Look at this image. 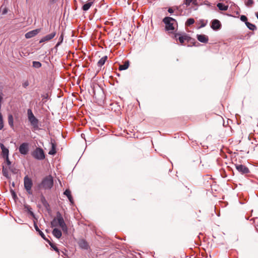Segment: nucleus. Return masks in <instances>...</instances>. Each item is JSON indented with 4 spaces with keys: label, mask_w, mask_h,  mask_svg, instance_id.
Instances as JSON below:
<instances>
[{
    "label": "nucleus",
    "mask_w": 258,
    "mask_h": 258,
    "mask_svg": "<svg viewBox=\"0 0 258 258\" xmlns=\"http://www.w3.org/2000/svg\"><path fill=\"white\" fill-rule=\"evenodd\" d=\"M52 233L53 235L57 239H59L62 236L61 230L57 228H54L53 229Z\"/></svg>",
    "instance_id": "obj_20"
},
{
    "label": "nucleus",
    "mask_w": 258,
    "mask_h": 258,
    "mask_svg": "<svg viewBox=\"0 0 258 258\" xmlns=\"http://www.w3.org/2000/svg\"><path fill=\"white\" fill-rule=\"evenodd\" d=\"M10 192H11L12 197L14 200H15L16 199L18 198L16 192L13 189H10Z\"/></svg>",
    "instance_id": "obj_44"
},
{
    "label": "nucleus",
    "mask_w": 258,
    "mask_h": 258,
    "mask_svg": "<svg viewBox=\"0 0 258 258\" xmlns=\"http://www.w3.org/2000/svg\"><path fill=\"white\" fill-rule=\"evenodd\" d=\"M18 149L20 154L26 156L29 153L30 151L29 144L27 142H23L20 144Z\"/></svg>",
    "instance_id": "obj_8"
},
{
    "label": "nucleus",
    "mask_w": 258,
    "mask_h": 258,
    "mask_svg": "<svg viewBox=\"0 0 258 258\" xmlns=\"http://www.w3.org/2000/svg\"><path fill=\"white\" fill-rule=\"evenodd\" d=\"M93 4V2L89 1L88 2L86 3L84 5H83L82 9L84 11H87L88 10H89V9L90 8V7L92 6Z\"/></svg>",
    "instance_id": "obj_25"
},
{
    "label": "nucleus",
    "mask_w": 258,
    "mask_h": 258,
    "mask_svg": "<svg viewBox=\"0 0 258 258\" xmlns=\"http://www.w3.org/2000/svg\"><path fill=\"white\" fill-rule=\"evenodd\" d=\"M59 227L61 228L62 230L64 233H67L68 232V227H67V226L66 223H63L61 226H59Z\"/></svg>",
    "instance_id": "obj_41"
},
{
    "label": "nucleus",
    "mask_w": 258,
    "mask_h": 258,
    "mask_svg": "<svg viewBox=\"0 0 258 258\" xmlns=\"http://www.w3.org/2000/svg\"><path fill=\"white\" fill-rule=\"evenodd\" d=\"M63 41V33H62L58 38V40L56 43V46L60 45Z\"/></svg>",
    "instance_id": "obj_38"
},
{
    "label": "nucleus",
    "mask_w": 258,
    "mask_h": 258,
    "mask_svg": "<svg viewBox=\"0 0 258 258\" xmlns=\"http://www.w3.org/2000/svg\"><path fill=\"white\" fill-rule=\"evenodd\" d=\"M81 136L82 138L85 137V135L84 134H82Z\"/></svg>",
    "instance_id": "obj_55"
},
{
    "label": "nucleus",
    "mask_w": 258,
    "mask_h": 258,
    "mask_svg": "<svg viewBox=\"0 0 258 258\" xmlns=\"http://www.w3.org/2000/svg\"><path fill=\"white\" fill-rule=\"evenodd\" d=\"M56 35L55 32H53L43 37L39 41V43H43L50 40L54 37Z\"/></svg>",
    "instance_id": "obj_17"
},
{
    "label": "nucleus",
    "mask_w": 258,
    "mask_h": 258,
    "mask_svg": "<svg viewBox=\"0 0 258 258\" xmlns=\"http://www.w3.org/2000/svg\"><path fill=\"white\" fill-rule=\"evenodd\" d=\"M91 88H92V89H91L92 93L91 92H89V93L90 94H91L92 95L94 96L95 95V86H91Z\"/></svg>",
    "instance_id": "obj_47"
},
{
    "label": "nucleus",
    "mask_w": 258,
    "mask_h": 258,
    "mask_svg": "<svg viewBox=\"0 0 258 258\" xmlns=\"http://www.w3.org/2000/svg\"><path fill=\"white\" fill-rule=\"evenodd\" d=\"M40 28H38L30 31L25 34V37L26 39L31 38L37 35L40 32Z\"/></svg>",
    "instance_id": "obj_12"
},
{
    "label": "nucleus",
    "mask_w": 258,
    "mask_h": 258,
    "mask_svg": "<svg viewBox=\"0 0 258 258\" xmlns=\"http://www.w3.org/2000/svg\"><path fill=\"white\" fill-rule=\"evenodd\" d=\"M217 7L219 10L222 11H226L228 9V6L225 5L222 3H218L217 4Z\"/></svg>",
    "instance_id": "obj_24"
},
{
    "label": "nucleus",
    "mask_w": 258,
    "mask_h": 258,
    "mask_svg": "<svg viewBox=\"0 0 258 258\" xmlns=\"http://www.w3.org/2000/svg\"><path fill=\"white\" fill-rule=\"evenodd\" d=\"M64 223L65 222L61 213L59 211H57L56 214V217L53 218L50 223L51 227L59 226Z\"/></svg>",
    "instance_id": "obj_6"
},
{
    "label": "nucleus",
    "mask_w": 258,
    "mask_h": 258,
    "mask_svg": "<svg viewBox=\"0 0 258 258\" xmlns=\"http://www.w3.org/2000/svg\"><path fill=\"white\" fill-rule=\"evenodd\" d=\"M221 176L223 178H225L227 176V174L225 171H224L223 173H221Z\"/></svg>",
    "instance_id": "obj_50"
},
{
    "label": "nucleus",
    "mask_w": 258,
    "mask_h": 258,
    "mask_svg": "<svg viewBox=\"0 0 258 258\" xmlns=\"http://www.w3.org/2000/svg\"><path fill=\"white\" fill-rule=\"evenodd\" d=\"M226 15L227 16H230V17H233L231 14H226Z\"/></svg>",
    "instance_id": "obj_53"
},
{
    "label": "nucleus",
    "mask_w": 258,
    "mask_h": 258,
    "mask_svg": "<svg viewBox=\"0 0 258 258\" xmlns=\"http://www.w3.org/2000/svg\"><path fill=\"white\" fill-rule=\"evenodd\" d=\"M172 38L176 41H178L181 44H183L185 41H186L188 42L192 43L193 45L194 46H196V43L200 44L195 39L190 37L185 32H176L173 34Z\"/></svg>",
    "instance_id": "obj_2"
},
{
    "label": "nucleus",
    "mask_w": 258,
    "mask_h": 258,
    "mask_svg": "<svg viewBox=\"0 0 258 258\" xmlns=\"http://www.w3.org/2000/svg\"><path fill=\"white\" fill-rule=\"evenodd\" d=\"M11 185H12V186H13L14 187L15 186V183H14V182H13L12 183Z\"/></svg>",
    "instance_id": "obj_52"
},
{
    "label": "nucleus",
    "mask_w": 258,
    "mask_h": 258,
    "mask_svg": "<svg viewBox=\"0 0 258 258\" xmlns=\"http://www.w3.org/2000/svg\"><path fill=\"white\" fill-rule=\"evenodd\" d=\"M245 5L247 7H251L253 4L254 1L253 0H244Z\"/></svg>",
    "instance_id": "obj_40"
},
{
    "label": "nucleus",
    "mask_w": 258,
    "mask_h": 258,
    "mask_svg": "<svg viewBox=\"0 0 258 258\" xmlns=\"http://www.w3.org/2000/svg\"><path fill=\"white\" fill-rule=\"evenodd\" d=\"M51 148L49 151L48 154L50 155H54L56 153V145L55 142H51Z\"/></svg>",
    "instance_id": "obj_21"
},
{
    "label": "nucleus",
    "mask_w": 258,
    "mask_h": 258,
    "mask_svg": "<svg viewBox=\"0 0 258 258\" xmlns=\"http://www.w3.org/2000/svg\"><path fill=\"white\" fill-rule=\"evenodd\" d=\"M27 118L28 121L34 130H37L39 128V120L34 115L31 109H27Z\"/></svg>",
    "instance_id": "obj_4"
},
{
    "label": "nucleus",
    "mask_w": 258,
    "mask_h": 258,
    "mask_svg": "<svg viewBox=\"0 0 258 258\" xmlns=\"http://www.w3.org/2000/svg\"><path fill=\"white\" fill-rule=\"evenodd\" d=\"M63 194L68 198L69 202H70V204L71 205H74V201L72 195L71 191L69 189H66L63 192Z\"/></svg>",
    "instance_id": "obj_18"
},
{
    "label": "nucleus",
    "mask_w": 258,
    "mask_h": 258,
    "mask_svg": "<svg viewBox=\"0 0 258 258\" xmlns=\"http://www.w3.org/2000/svg\"><path fill=\"white\" fill-rule=\"evenodd\" d=\"M58 47V46H56V45H55V46H54V48H55L56 50H57V47Z\"/></svg>",
    "instance_id": "obj_56"
},
{
    "label": "nucleus",
    "mask_w": 258,
    "mask_h": 258,
    "mask_svg": "<svg viewBox=\"0 0 258 258\" xmlns=\"http://www.w3.org/2000/svg\"><path fill=\"white\" fill-rule=\"evenodd\" d=\"M0 148L2 150V152H1V155L2 156V157L4 158L5 157H9V149L8 148H7L6 147H5V145H4V144H3V143H0Z\"/></svg>",
    "instance_id": "obj_16"
},
{
    "label": "nucleus",
    "mask_w": 258,
    "mask_h": 258,
    "mask_svg": "<svg viewBox=\"0 0 258 258\" xmlns=\"http://www.w3.org/2000/svg\"><path fill=\"white\" fill-rule=\"evenodd\" d=\"M195 20L192 18H189L187 19L185 22V25L187 26H190L191 25L194 24L195 23Z\"/></svg>",
    "instance_id": "obj_35"
},
{
    "label": "nucleus",
    "mask_w": 258,
    "mask_h": 258,
    "mask_svg": "<svg viewBox=\"0 0 258 258\" xmlns=\"http://www.w3.org/2000/svg\"><path fill=\"white\" fill-rule=\"evenodd\" d=\"M46 242H47L49 244L52 242L50 241L46 237L45 235H44V237L42 238Z\"/></svg>",
    "instance_id": "obj_48"
},
{
    "label": "nucleus",
    "mask_w": 258,
    "mask_h": 258,
    "mask_svg": "<svg viewBox=\"0 0 258 258\" xmlns=\"http://www.w3.org/2000/svg\"><path fill=\"white\" fill-rule=\"evenodd\" d=\"M5 160V162L8 166V167L10 166L12 164V162L10 160L9 157L4 158Z\"/></svg>",
    "instance_id": "obj_43"
},
{
    "label": "nucleus",
    "mask_w": 258,
    "mask_h": 258,
    "mask_svg": "<svg viewBox=\"0 0 258 258\" xmlns=\"http://www.w3.org/2000/svg\"><path fill=\"white\" fill-rule=\"evenodd\" d=\"M9 11H10L8 7L5 6L4 4H2L0 7V12L1 13V15L3 16V15H6Z\"/></svg>",
    "instance_id": "obj_23"
},
{
    "label": "nucleus",
    "mask_w": 258,
    "mask_h": 258,
    "mask_svg": "<svg viewBox=\"0 0 258 258\" xmlns=\"http://www.w3.org/2000/svg\"><path fill=\"white\" fill-rule=\"evenodd\" d=\"M107 56L106 55L104 56L101 58H100L97 62V66L98 67L101 68L104 63H105L106 60L107 59Z\"/></svg>",
    "instance_id": "obj_26"
},
{
    "label": "nucleus",
    "mask_w": 258,
    "mask_h": 258,
    "mask_svg": "<svg viewBox=\"0 0 258 258\" xmlns=\"http://www.w3.org/2000/svg\"><path fill=\"white\" fill-rule=\"evenodd\" d=\"M78 243L79 247L82 249L88 250L90 248L88 242L84 239H80Z\"/></svg>",
    "instance_id": "obj_15"
},
{
    "label": "nucleus",
    "mask_w": 258,
    "mask_h": 258,
    "mask_svg": "<svg viewBox=\"0 0 258 258\" xmlns=\"http://www.w3.org/2000/svg\"><path fill=\"white\" fill-rule=\"evenodd\" d=\"M4 127V120L3 114L0 112V131L2 130Z\"/></svg>",
    "instance_id": "obj_37"
},
{
    "label": "nucleus",
    "mask_w": 258,
    "mask_h": 258,
    "mask_svg": "<svg viewBox=\"0 0 258 258\" xmlns=\"http://www.w3.org/2000/svg\"><path fill=\"white\" fill-rule=\"evenodd\" d=\"M29 85V83L28 80L25 81L22 83V86L24 88H26Z\"/></svg>",
    "instance_id": "obj_46"
},
{
    "label": "nucleus",
    "mask_w": 258,
    "mask_h": 258,
    "mask_svg": "<svg viewBox=\"0 0 258 258\" xmlns=\"http://www.w3.org/2000/svg\"><path fill=\"white\" fill-rule=\"evenodd\" d=\"M240 19L242 22H244L245 24H246V22H248L247 18L245 15H240Z\"/></svg>",
    "instance_id": "obj_42"
},
{
    "label": "nucleus",
    "mask_w": 258,
    "mask_h": 258,
    "mask_svg": "<svg viewBox=\"0 0 258 258\" xmlns=\"http://www.w3.org/2000/svg\"><path fill=\"white\" fill-rule=\"evenodd\" d=\"M34 228L36 230V231L38 232V234L42 238H44L45 234L43 233V232L41 230H40L39 229V228L35 221H34Z\"/></svg>",
    "instance_id": "obj_28"
},
{
    "label": "nucleus",
    "mask_w": 258,
    "mask_h": 258,
    "mask_svg": "<svg viewBox=\"0 0 258 258\" xmlns=\"http://www.w3.org/2000/svg\"><path fill=\"white\" fill-rule=\"evenodd\" d=\"M25 210L27 212L28 214L32 216L33 218H35V215L34 212L32 211V209L31 207L29 205H25Z\"/></svg>",
    "instance_id": "obj_29"
},
{
    "label": "nucleus",
    "mask_w": 258,
    "mask_h": 258,
    "mask_svg": "<svg viewBox=\"0 0 258 258\" xmlns=\"http://www.w3.org/2000/svg\"><path fill=\"white\" fill-rule=\"evenodd\" d=\"M235 168L239 173L241 174H246L250 172L247 167L242 164H235Z\"/></svg>",
    "instance_id": "obj_10"
},
{
    "label": "nucleus",
    "mask_w": 258,
    "mask_h": 258,
    "mask_svg": "<svg viewBox=\"0 0 258 258\" xmlns=\"http://www.w3.org/2000/svg\"><path fill=\"white\" fill-rule=\"evenodd\" d=\"M40 200L45 209L49 212L50 211V208L49 203L46 200L44 196L41 194L40 196Z\"/></svg>",
    "instance_id": "obj_14"
},
{
    "label": "nucleus",
    "mask_w": 258,
    "mask_h": 258,
    "mask_svg": "<svg viewBox=\"0 0 258 258\" xmlns=\"http://www.w3.org/2000/svg\"><path fill=\"white\" fill-rule=\"evenodd\" d=\"M181 6H175V8L176 10L175 15L176 16H182L185 14V13H183V10L181 9Z\"/></svg>",
    "instance_id": "obj_30"
},
{
    "label": "nucleus",
    "mask_w": 258,
    "mask_h": 258,
    "mask_svg": "<svg viewBox=\"0 0 258 258\" xmlns=\"http://www.w3.org/2000/svg\"><path fill=\"white\" fill-rule=\"evenodd\" d=\"M54 185L53 177L51 175H48L43 177L41 181L37 185V188H43L45 190L51 189Z\"/></svg>",
    "instance_id": "obj_3"
},
{
    "label": "nucleus",
    "mask_w": 258,
    "mask_h": 258,
    "mask_svg": "<svg viewBox=\"0 0 258 258\" xmlns=\"http://www.w3.org/2000/svg\"><path fill=\"white\" fill-rule=\"evenodd\" d=\"M176 9L175 8V6L174 7H169L168 8V12L171 14H173L174 11H175Z\"/></svg>",
    "instance_id": "obj_45"
},
{
    "label": "nucleus",
    "mask_w": 258,
    "mask_h": 258,
    "mask_svg": "<svg viewBox=\"0 0 258 258\" xmlns=\"http://www.w3.org/2000/svg\"><path fill=\"white\" fill-rule=\"evenodd\" d=\"M49 245L50 246V247L52 250H54L55 252H56L58 255H59V249L56 246L55 244L53 243V242H51L49 243Z\"/></svg>",
    "instance_id": "obj_34"
},
{
    "label": "nucleus",
    "mask_w": 258,
    "mask_h": 258,
    "mask_svg": "<svg viewBox=\"0 0 258 258\" xmlns=\"http://www.w3.org/2000/svg\"><path fill=\"white\" fill-rule=\"evenodd\" d=\"M162 22L165 24V31L168 33L174 34L175 33L178 27V24L176 20L170 17H165Z\"/></svg>",
    "instance_id": "obj_1"
},
{
    "label": "nucleus",
    "mask_w": 258,
    "mask_h": 258,
    "mask_svg": "<svg viewBox=\"0 0 258 258\" xmlns=\"http://www.w3.org/2000/svg\"><path fill=\"white\" fill-rule=\"evenodd\" d=\"M89 1H92V2H93V3H94V1H95V0H89Z\"/></svg>",
    "instance_id": "obj_57"
},
{
    "label": "nucleus",
    "mask_w": 258,
    "mask_h": 258,
    "mask_svg": "<svg viewBox=\"0 0 258 258\" xmlns=\"http://www.w3.org/2000/svg\"><path fill=\"white\" fill-rule=\"evenodd\" d=\"M130 66V61L128 60H125L123 64H120L118 68L119 71H123L128 69Z\"/></svg>",
    "instance_id": "obj_22"
},
{
    "label": "nucleus",
    "mask_w": 258,
    "mask_h": 258,
    "mask_svg": "<svg viewBox=\"0 0 258 258\" xmlns=\"http://www.w3.org/2000/svg\"><path fill=\"white\" fill-rule=\"evenodd\" d=\"M210 25V27L215 31L220 30L222 28V24L221 22L216 19L211 20Z\"/></svg>",
    "instance_id": "obj_9"
},
{
    "label": "nucleus",
    "mask_w": 258,
    "mask_h": 258,
    "mask_svg": "<svg viewBox=\"0 0 258 258\" xmlns=\"http://www.w3.org/2000/svg\"><path fill=\"white\" fill-rule=\"evenodd\" d=\"M14 119H15L16 120L18 119V116H15V118L14 117L13 115L11 113H9L8 114V124L10 126V128L14 130H15V125H14Z\"/></svg>",
    "instance_id": "obj_11"
},
{
    "label": "nucleus",
    "mask_w": 258,
    "mask_h": 258,
    "mask_svg": "<svg viewBox=\"0 0 258 258\" xmlns=\"http://www.w3.org/2000/svg\"><path fill=\"white\" fill-rule=\"evenodd\" d=\"M191 3L195 4L196 3V0H184L183 4L185 5L186 6H188Z\"/></svg>",
    "instance_id": "obj_39"
},
{
    "label": "nucleus",
    "mask_w": 258,
    "mask_h": 258,
    "mask_svg": "<svg viewBox=\"0 0 258 258\" xmlns=\"http://www.w3.org/2000/svg\"><path fill=\"white\" fill-rule=\"evenodd\" d=\"M245 25L250 30L255 31L257 29L256 26L254 24H252L248 21L246 22Z\"/></svg>",
    "instance_id": "obj_31"
},
{
    "label": "nucleus",
    "mask_w": 258,
    "mask_h": 258,
    "mask_svg": "<svg viewBox=\"0 0 258 258\" xmlns=\"http://www.w3.org/2000/svg\"><path fill=\"white\" fill-rule=\"evenodd\" d=\"M2 174L4 176L7 178L8 179H11V176L9 175L8 171L7 168H5L4 165H3L2 168Z\"/></svg>",
    "instance_id": "obj_27"
},
{
    "label": "nucleus",
    "mask_w": 258,
    "mask_h": 258,
    "mask_svg": "<svg viewBox=\"0 0 258 258\" xmlns=\"http://www.w3.org/2000/svg\"><path fill=\"white\" fill-rule=\"evenodd\" d=\"M10 171L14 174L18 173L19 170L16 167L14 164L11 165L9 167Z\"/></svg>",
    "instance_id": "obj_33"
},
{
    "label": "nucleus",
    "mask_w": 258,
    "mask_h": 258,
    "mask_svg": "<svg viewBox=\"0 0 258 258\" xmlns=\"http://www.w3.org/2000/svg\"><path fill=\"white\" fill-rule=\"evenodd\" d=\"M41 97L43 98V99H48V95L46 94V95H42Z\"/></svg>",
    "instance_id": "obj_49"
},
{
    "label": "nucleus",
    "mask_w": 258,
    "mask_h": 258,
    "mask_svg": "<svg viewBox=\"0 0 258 258\" xmlns=\"http://www.w3.org/2000/svg\"><path fill=\"white\" fill-rule=\"evenodd\" d=\"M227 168H228L229 170H231V171H232V169L230 167L228 166V167H227Z\"/></svg>",
    "instance_id": "obj_54"
},
{
    "label": "nucleus",
    "mask_w": 258,
    "mask_h": 258,
    "mask_svg": "<svg viewBox=\"0 0 258 258\" xmlns=\"http://www.w3.org/2000/svg\"><path fill=\"white\" fill-rule=\"evenodd\" d=\"M197 38L199 41L202 43H206L208 42L209 37L205 34H197Z\"/></svg>",
    "instance_id": "obj_19"
},
{
    "label": "nucleus",
    "mask_w": 258,
    "mask_h": 258,
    "mask_svg": "<svg viewBox=\"0 0 258 258\" xmlns=\"http://www.w3.org/2000/svg\"><path fill=\"white\" fill-rule=\"evenodd\" d=\"M208 21L207 20L200 19L199 20V24L200 25L198 27V29H201L205 27L208 24Z\"/></svg>",
    "instance_id": "obj_32"
},
{
    "label": "nucleus",
    "mask_w": 258,
    "mask_h": 258,
    "mask_svg": "<svg viewBox=\"0 0 258 258\" xmlns=\"http://www.w3.org/2000/svg\"><path fill=\"white\" fill-rule=\"evenodd\" d=\"M57 0H50L49 1V2L51 3V4H54L56 2Z\"/></svg>",
    "instance_id": "obj_51"
},
{
    "label": "nucleus",
    "mask_w": 258,
    "mask_h": 258,
    "mask_svg": "<svg viewBox=\"0 0 258 258\" xmlns=\"http://www.w3.org/2000/svg\"><path fill=\"white\" fill-rule=\"evenodd\" d=\"M32 156L37 160H43L45 159L46 155L43 149L40 147H36V149L31 152Z\"/></svg>",
    "instance_id": "obj_5"
},
{
    "label": "nucleus",
    "mask_w": 258,
    "mask_h": 258,
    "mask_svg": "<svg viewBox=\"0 0 258 258\" xmlns=\"http://www.w3.org/2000/svg\"><path fill=\"white\" fill-rule=\"evenodd\" d=\"M33 181L32 179L28 175H26L24 178V187L27 192L29 195H32V187L33 186Z\"/></svg>",
    "instance_id": "obj_7"
},
{
    "label": "nucleus",
    "mask_w": 258,
    "mask_h": 258,
    "mask_svg": "<svg viewBox=\"0 0 258 258\" xmlns=\"http://www.w3.org/2000/svg\"><path fill=\"white\" fill-rule=\"evenodd\" d=\"M42 66V64L40 61H33L32 62V67L34 68L39 69L41 68Z\"/></svg>",
    "instance_id": "obj_36"
},
{
    "label": "nucleus",
    "mask_w": 258,
    "mask_h": 258,
    "mask_svg": "<svg viewBox=\"0 0 258 258\" xmlns=\"http://www.w3.org/2000/svg\"><path fill=\"white\" fill-rule=\"evenodd\" d=\"M40 200L45 209L49 212L50 211V208L49 203L46 200L44 196L41 194L40 196Z\"/></svg>",
    "instance_id": "obj_13"
}]
</instances>
